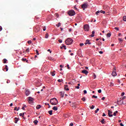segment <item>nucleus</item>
I'll use <instances>...</instances> for the list:
<instances>
[{
	"mask_svg": "<svg viewBox=\"0 0 126 126\" xmlns=\"http://www.w3.org/2000/svg\"><path fill=\"white\" fill-rule=\"evenodd\" d=\"M51 105H58V100L56 98H53L50 99Z\"/></svg>",
	"mask_w": 126,
	"mask_h": 126,
	"instance_id": "nucleus-1",
	"label": "nucleus"
},
{
	"mask_svg": "<svg viewBox=\"0 0 126 126\" xmlns=\"http://www.w3.org/2000/svg\"><path fill=\"white\" fill-rule=\"evenodd\" d=\"M72 42H73V40H72L71 38H68L65 41V43L67 45H71V44H72Z\"/></svg>",
	"mask_w": 126,
	"mask_h": 126,
	"instance_id": "nucleus-2",
	"label": "nucleus"
},
{
	"mask_svg": "<svg viewBox=\"0 0 126 126\" xmlns=\"http://www.w3.org/2000/svg\"><path fill=\"white\" fill-rule=\"evenodd\" d=\"M68 14H69L70 16H73L74 15H75V12L73 11V10H71L68 11Z\"/></svg>",
	"mask_w": 126,
	"mask_h": 126,
	"instance_id": "nucleus-3",
	"label": "nucleus"
},
{
	"mask_svg": "<svg viewBox=\"0 0 126 126\" xmlns=\"http://www.w3.org/2000/svg\"><path fill=\"white\" fill-rule=\"evenodd\" d=\"M89 25L86 24L84 26V30L85 31H89Z\"/></svg>",
	"mask_w": 126,
	"mask_h": 126,
	"instance_id": "nucleus-4",
	"label": "nucleus"
},
{
	"mask_svg": "<svg viewBox=\"0 0 126 126\" xmlns=\"http://www.w3.org/2000/svg\"><path fill=\"white\" fill-rule=\"evenodd\" d=\"M117 70V69L116 67H114L113 69V71L112 73V76H116L117 75V72L116 71Z\"/></svg>",
	"mask_w": 126,
	"mask_h": 126,
	"instance_id": "nucleus-5",
	"label": "nucleus"
},
{
	"mask_svg": "<svg viewBox=\"0 0 126 126\" xmlns=\"http://www.w3.org/2000/svg\"><path fill=\"white\" fill-rule=\"evenodd\" d=\"M88 6V4H87V3H84L82 5V8L84 10V9H85V8H87Z\"/></svg>",
	"mask_w": 126,
	"mask_h": 126,
	"instance_id": "nucleus-6",
	"label": "nucleus"
},
{
	"mask_svg": "<svg viewBox=\"0 0 126 126\" xmlns=\"http://www.w3.org/2000/svg\"><path fill=\"white\" fill-rule=\"evenodd\" d=\"M108 116L110 118H112V117H113V112L112 111H108Z\"/></svg>",
	"mask_w": 126,
	"mask_h": 126,
	"instance_id": "nucleus-7",
	"label": "nucleus"
},
{
	"mask_svg": "<svg viewBox=\"0 0 126 126\" xmlns=\"http://www.w3.org/2000/svg\"><path fill=\"white\" fill-rule=\"evenodd\" d=\"M87 44L88 45H91V43L90 42L89 39L86 40V42L85 43V45H87Z\"/></svg>",
	"mask_w": 126,
	"mask_h": 126,
	"instance_id": "nucleus-8",
	"label": "nucleus"
},
{
	"mask_svg": "<svg viewBox=\"0 0 126 126\" xmlns=\"http://www.w3.org/2000/svg\"><path fill=\"white\" fill-rule=\"evenodd\" d=\"M82 73H84L85 74L87 75V74H88V71L86 70H83L82 71Z\"/></svg>",
	"mask_w": 126,
	"mask_h": 126,
	"instance_id": "nucleus-9",
	"label": "nucleus"
},
{
	"mask_svg": "<svg viewBox=\"0 0 126 126\" xmlns=\"http://www.w3.org/2000/svg\"><path fill=\"white\" fill-rule=\"evenodd\" d=\"M30 94V92L28 90H26V96H29V94Z\"/></svg>",
	"mask_w": 126,
	"mask_h": 126,
	"instance_id": "nucleus-10",
	"label": "nucleus"
},
{
	"mask_svg": "<svg viewBox=\"0 0 126 126\" xmlns=\"http://www.w3.org/2000/svg\"><path fill=\"white\" fill-rule=\"evenodd\" d=\"M33 100H34V99L33 98H32V97H31V96L29 97V101L30 102H33Z\"/></svg>",
	"mask_w": 126,
	"mask_h": 126,
	"instance_id": "nucleus-11",
	"label": "nucleus"
},
{
	"mask_svg": "<svg viewBox=\"0 0 126 126\" xmlns=\"http://www.w3.org/2000/svg\"><path fill=\"white\" fill-rule=\"evenodd\" d=\"M64 89H65V90H66V91H68V90H69V89H68V86H67V85H65V86H64Z\"/></svg>",
	"mask_w": 126,
	"mask_h": 126,
	"instance_id": "nucleus-12",
	"label": "nucleus"
},
{
	"mask_svg": "<svg viewBox=\"0 0 126 126\" xmlns=\"http://www.w3.org/2000/svg\"><path fill=\"white\" fill-rule=\"evenodd\" d=\"M100 123H101V124H106V122H105V119H102L101 120V121H100Z\"/></svg>",
	"mask_w": 126,
	"mask_h": 126,
	"instance_id": "nucleus-13",
	"label": "nucleus"
},
{
	"mask_svg": "<svg viewBox=\"0 0 126 126\" xmlns=\"http://www.w3.org/2000/svg\"><path fill=\"white\" fill-rule=\"evenodd\" d=\"M33 123H34V125L36 126V125H38V123H39V122L38 121V120H36L33 121Z\"/></svg>",
	"mask_w": 126,
	"mask_h": 126,
	"instance_id": "nucleus-14",
	"label": "nucleus"
},
{
	"mask_svg": "<svg viewBox=\"0 0 126 126\" xmlns=\"http://www.w3.org/2000/svg\"><path fill=\"white\" fill-rule=\"evenodd\" d=\"M19 121V118H15V123L17 124V122Z\"/></svg>",
	"mask_w": 126,
	"mask_h": 126,
	"instance_id": "nucleus-15",
	"label": "nucleus"
},
{
	"mask_svg": "<svg viewBox=\"0 0 126 126\" xmlns=\"http://www.w3.org/2000/svg\"><path fill=\"white\" fill-rule=\"evenodd\" d=\"M53 110L54 111H57L58 107L57 106H54L53 108Z\"/></svg>",
	"mask_w": 126,
	"mask_h": 126,
	"instance_id": "nucleus-16",
	"label": "nucleus"
},
{
	"mask_svg": "<svg viewBox=\"0 0 126 126\" xmlns=\"http://www.w3.org/2000/svg\"><path fill=\"white\" fill-rule=\"evenodd\" d=\"M64 48V50H66V47L64 45V44H62V47H61V49Z\"/></svg>",
	"mask_w": 126,
	"mask_h": 126,
	"instance_id": "nucleus-17",
	"label": "nucleus"
},
{
	"mask_svg": "<svg viewBox=\"0 0 126 126\" xmlns=\"http://www.w3.org/2000/svg\"><path fill=\"white\" fill-rule=\"evenodd\" d=\"M41 105H38L37 106H36V109L37 110H39V109H41Z\"/></svg>",
	"mask_w": 126,
	"mask_h": 126,
	"instance_id": "nucleus-18",
	"label": "nucleus"
},
{
	"mask_svg": "<svg viewBox=\"0 0 126 126\" xmlns=\"http://www.w3.org/2000/svg\"><path fill=\"white\" fill-rule=\"evenodd\" d=\"M48 113L49 114V115L52 116V115H53V111H49Z\"/></svg>",
	"mask_w": 126,
	"mask_h": 126,
	"instance_id": "nucleus-19",
	"label": "nucleus"
},
{
	"mask_svg": "<svg viewBox=\"0 0 126 126\" xmlns=\"http://www.w3.org/2000/svg\"><path fill=\"white\" fill-rule=\"evenodd\" d=\"M49 38V34L48 33H46L45 34V38L48 39Z\"/></svg>",
	"mask_w": 126,
	"mask_h": 126,
	"instance_id": "nucleus-20",
	"label": "nucleus"
},
{
	"mask_svg": "<svg viewBox=\"0 0 126 126\" xmlns=\"http://www.w3.org/2000/svg\"><path fill=\"white\" fill-rule=\"evenodd\" d=\"M5 69H6V71H8V66H7V65H6L5 66Z\"/></svg>",
	"mask_w": 126,
	"mask_h": 126,
	"instance_id": "nucleus-21",
	"label": "nucleus"
},
{
	"mask_svg": "<svg viewBox=\"0 0 126 126\" xmlns=\"http://www.w3.org/2000/svg\"><path fill=\"white\" fill-rule=\"evenodd\" d=\"M109 86L110 87H113V86H114V83H113V82H111Z\"/></svg>",
	"mask_w": 126,
	"mask_h": 126,
	"instance_id": "nucleus-22",
	"label": "nucleus"
},
{
	"mask_svg": "<svg viewBox=\"0 0 126 126\" xmlns=\"http://www.w3.org/2000/svg\"><path fill=\"white\" fill-rule=\"evenodd\" d=\"M117 113H118V111H116L114 112L113 116H117Z\"/></svg>",
	"mask_w": 126,
	"mask_h": 126,
	"instance_id": "nucleus-23",
	"label": "nucleus"
},
{
	"mask_svg": "<svg viewBox=\"0 0 126 126\" xmlns=\"http://www.w3.org/2000/svg\"><path fill=\"white\" fill-rule=\"evenodd\" d=\"M111 33H108L107 34H106V36L107 37H111Z\"/></svg>",
	"mask_w": 126,
	"mask_h": 126,
	"instance_id": "nucleus-24",
	"label": "nucleus"
},
{
	"mask_svg": "<svg viewBox=\"0 0 126 126\" xmlns=\"http://www.w3.org/2000/svg\"><path fill=\"white\" fill-rule=\"evenodd\" d=\"M100 13H103V14H105L106 12L105 11L100 10Z\"/></svg>",
	"mask_w": 126,
	"mask_h": 126,
	"instance_id": "nucleus-25",
	"label": "nucleus"
},
{
	"mask_svg": "<svg viewBox=\"0 0 126 126\" xmlns=\"http://www.w3.org/2000/svg\"><path fill=\"white\" fill-rule=\"evenodd\" d=\"M101 12V11H97L96 12L95 14H96V15H98V14H99V13H100Z\"/></svg>",
	"mask_w": 126,
	"mask_h": 126,
	"instance_id": "nucleus-26",
	"label": "nucleus"
},
{
	"mask_svg": "<svg viewBox=\"0 0 126 126\" xmlns=\"http://www.w3.org/2000/svg\"><path fill=\"white\" fill-rule=\"evenodd\" d=\"M35 52L36 53V55H37V56H39V51H38V50H36Z\"/></svg>",
	"mask_w": 126,
	"mask_h": 126,
	"instance_id": "nucleus-27",
	"label": "nucleus"
},
{
	"mask_svg": "<svg viewBox=\"0 0 126 126\" xmlns=\"http://www.w3.org/2000/svg\"><path fill=\"white\" fill-rule=\"evenodd\" d=\"M51 74L52 76H55V75H56V74H55L54 73H53V72H51Z\"/></svg>",
	"mask_w": 126,
	"mask_h": 126,
	"instance_id": "nucleus-28",
	"label": "nucleus"
},
{
	"mask_svg": "<svg viewBox=\"0 0 126 126\" xmlns=\"http://www.w3.org/2000/svg\"><path fill=\"white\" fill-rule=\"evenodd\" d=\"M19 116H20V117H24V113H20V114H19Z\"/></svg>",
	"mask_w": 126,
	"mask_h": 126,
	"instance_id": "nucleus-29",
	"label": "nucleus"
},
{
	"mask_svg": "<svg viewBox=\"0 0 126 126\" xmlns=\"http://www.w3.org/2000/svg\"><path fill=\"white\" fill-rule=\"evenodd\" d=\"M123 20L124 21H126V16L123 17Z\"/></svg>",
	"mask_w": 126,
	"mask_h": 126,
	"instance_id": "nucleus-30",
	"label": "nucleus"
},
{
	"mask_svg": "<svg viewBox=\"0 0 126 126\" xmlns=\"http://www.w3.org/2000/svg\"><path fill=\"white\" fill-rule=\"evenodd\" d=\"M82 101H83L84 102H85V101H86V99L85 98V97H83L82 98Z\"/></svg>",
	"mask_w": 126,
	"mask_h": 126,
	"instance_id": "nucleus-31",
	"label": "nucleus"
},
{
	"mask_svg": "<svg viewBox=\"0 0 126 126\" xmlns=\"http://www.w3.org/2000/svg\"><path fill=\"white\" fill-rule=\"evenodd\" d=\"M61 23H59L58 24L56 25V26H57V27H60V26H61Z\"/></svg>",
	"mask_w": 126,
	"mask_h": 126,
	"instance_id": "nucleus-32",
	"label": "nucleus"
},
{
	"mask_svg": "<svg viewBox=\"0 0 126 126\" xmlns=\"http://www.w3.org/2000/svg\"><path fill=\"white\" fill-rule=\"evenodd\" d=\"M114 29H115V30H117V31H119V30H120V29H119V28L118 27H115Z\"/></svg>",
	"mask_w": 126,
	"mask_h": 126,
	"instance_id": "nucleus-33",
	"label": "nucleus"
},
{
	"mask_svg": "<svg viewBox=\"0 0 126 126\" xmlns=\"http://www.w3.org/2000/svg\"><path fill=\"white\" fill-rule=\"evenodd\" d=\"M28 43L29 44H30H30H32V41L31 40H29V41H28Z\"/></svg>",
	"mask_w": 126,
	"mask_h": 126,
	"instance_id": "nucleus-34",
	"label": "nucleus"
},
{
	"mask_svg": "<svg viewBox=\"0 0 126 126\" xmlns=\"http://www.w3.org/2000/svg\"><path fill=\"white\" fill-rule=\"evenodd\" d=\"M98 97L96 95H93L92 98H95V99H97Z\"/></svg>",
	"mask_w": 126,
	"mask_h": 126,
	"instance_id": "nucleus-35",
	"label": "nucleus"
},
{
	"mask_svg": "<svg viewBox=\"0 0 126 126\" xmlns=\"http://www.w3.org/2000/svg\"><path fill=\"white\" fill-rule=\"evenodd\" d=\"M95 108V106L94 105H92V107H91V110H93Z\"/></svg>",
	"mask_w": 126,
	"mask_h": 126,
	"instance_id": "nucleus-36",
	"label": "nucleus"
},
{
	"mask_svg": "<svg viewBox=\"0 0 126 126\" xmlns=\"http://www.w3.org/2000/svg\"><path fill=\"white\" fill-rule=\"evenodd\" d=\"M58 41L59 42V43H63V40L62 39H59Z\"/></svg>",
	"mask_w": 126,
	"mask_h": 126,
	"instance_id": "nucleus-37",
	"label": "nucleus"
},
{
	"mask_svg": "<svg viewBox=\"0 0 126 126\" xmlns=\"http://www.w3.org/2000/svg\"><path fill=\"white\" fill-rule=\"evenodd\" d=\"M118 40L120 41V42H123V39L122 38H119Z\"/></svg>",
	"mask_w": 126,
	"mask_h": 126,
	"instance_id": "nucleus-38",
	"label": "nucleus"
},
{
	"mask_svg": "<svg viewBox=\"0 0 126 126\" xmlns=\"http://www.w3.org/2000/svg\"><path fill=\"white\" fill-rule=\"evenodd\" d=\"M45 105H48V108H50L51 107V106H50V104L49 103H45Z\"/></svg>",
	"mask_w": 126,
	"mask_h": 126,
	"instance_id": "nucleus-39",
	"label": "nucleus"
},
{
	"mask_svg": "<svg viewBox=\"0 0 126 126\" xmlns=\"http://www.w3.org/2000/svg\"><path fill=\"white\" fill-rule=\"evenodd\" d=\"M93 76H94V79H95V78H96V75L95 74H94L93 75Z\"/></svg>",
	"mask_w": 126,
	"mask_h": 126,
	"instance_id": "nucleus-40",
	"label": "nucleus"
},
{
	"mask_svg": "<svg viewBox=\"0 0 126 126\" xmlns=\"http://www.w3.org/2000/svg\"><path fill=\"white\" fill-rule=\"evenodd\" d=\"M87 93V91L84 90V94H86Z\"/></svg>",
	"mask_w": 126,
	"mask_h": 126,
	"instance_id": "nucleus-41",
	"label": "nucleus"
},
{
	"mask_svg": "<svg viewBox=\"0 0 126 126\" xmlns=\"http://www.w3.org/2000/svg\"><path fill=\"white\" fill-rule=\"evenodd\" d=\"M125 99H126V96H124L123 97L122 100H125Z\"/></svg>",
	"mask_w": 126,
	"mask_h": 126,
	"instance_id": "nucleus-42",
	"label": "nucleus"
},
{
	"mask_svg": "<svg viewBox=\"0 0 126 126\" xmlns=\"http://www.w3.org/2000/svg\"><path fill=\"white\" fill-rule=\"evenodd\" d=\"M84 43H80V46H81V47H82V46H84Z\"/></svg>",
	"mask_w": 126,
	"mask_h": 126,
	"instance_id": "nucleus-43",
	"label": "nucleus"
},
{
	"mask_svg": "<svg viewBox=\"0 0 126 126\" xmlns=\"http://www.w3.org/2000/svg\"><path fill=\"white\" fill-rule=\"evenodd\" d=\"M101 92H102V90H98V93H101Z\"/></svg>",
	"mask_w": 126,
	"mask_h": 126,
	"instance_id": "nucleus-44",
	"label": "nucleus"
},
{
	"mask_svg": "<svg viewBox=\"0 0 126 126\" xmlns=\"http://www.w3.org/2000/svg\"><path fill=\"white\" fill-rule=\"evenodd\" d=\"M7 62V60L6 59H4V63H5Z\"/></svg>",
	"mask_w": 126,
	"mask_h": 126,
	"instance_id": "nucleus-45",
	"label": "nucleus"
},
{
	"mask_svg": "<svg viewBox=\"0 0 126 126\" xmlns=\"http://www.w3.org/2000/svg\"><path fill=\"white\" fill-rule=\"evenodd\" d=\"M73 126V123H71L70 124H69V126Z\"/></svg>",
	"mask_w": 126,
	"mask_h": 126,
	"instance_id": "nucleus-46",
	"label": "nucleus"
},
{
	"mask_svg": "<svg viewBox=\"0 0 126 126\" xmlns=\"http://www.w3.org/2000/svg\"><path fill=\"white\" fill-rule=\"evenodd\" d=\"M125 95V92H123L121 94V96H124Z\"/></svg>",
	"mask_w": 126,
	"mask_h": 126,
	"instance_id": "nucleus-47",
	"label": "nucleus"
},
{
	"mask_svg": "<svg viewBox=\"0 0 126 126\" xmlns=\"http://www.w3.org/2000/svg\"><path fill=\"white\" fill-rule=\"evenodd\" d=\"M26 52H27V53H29V48L27 49Z\"/></svg>",
	"mask_w": 126,
	"mask_h": 126,
	"instance_id": "nucleus-48",
	"label": "nucleus"
},
{
	"mask_svg": "<svg viewBox=\"0 0 126 126\" xmlns=\"http://www.w3.org/2000/svg\"><path fill=\"white\" fill-rule=\"evenodd\" d=\"M14 111H17V107H15L14 109Z\"/></svg>",
	"mask_w": 126,
	"mask_h": 126,
	"instance_id": "nucleus-49",
	"label": "nucleus"
},
{
	"mask_svg": "<svg viewBox=\"0 0 126 126\" xmlns=\"http://www.w3.org/2000/svg\"><path fill=\"white\" fill-rule=\"evenodd\" d=\"M62 81H63V80L59 79V80H58V82H62Z\"/></svg>",
	"mask_w": 126,
	"mask_h": 126,
	"instance_id": "nucleus-50",
	"label": "nucleus"
},
{
	"mask_svg": "<svg viewBox=\"0 0 126 126\" xmlns=\"http://www.w3.org/2000/svg\"><path fill=\"white\" fill-rule=\"evenodd\" d=\"M63 96H64V95L63 94H61V96L63 98Z\"/></svg>",
	"mask_w": 126,
	"mask_h": 126,
	"instance_id": "nucleus-51",
	"label": "nucleus"
},
{
	"mask_svg": "<svg viewBox=\"0 0 126 126\" xmlns=\"http://www.w3.org/2000/svg\"><path fill=\"white\" fill-rule=\"evenodd\" d=\"M102 117H106V114L105 113H103Z\"/></svg>",
	"mask_w": 126,
	"mask_h": 126,
	"instance_id": "nucleus-52",
	"label": "nucleus"
},
{
	"mask_svg": "<svg viewBox=\"0 0 126 126\" xmlns=\"http://www.w3.org/2000/svg\"><path fill=\"white\" fill-rule=\"evenodd\" d=\"M43 30V31H46V27H44Z\"/></svg>",
	"mask_w": 126,
	"mask_h": 126,
	"instance_id": "nucleus-53",
	"label": "nucleus"
},
{
	"mask_svg": "<svg viewBox=\"0 0 126 126\" xmlns=\"http://www.w3.org/2000/svg\"><path fill=\"white\" fill-rule=\"evenodd\" d=\"M22 109H23V110H26V109H25V107H24V106H23L22 107Z\"/></svg>",
	"mask_w": 126,
	"mask_h": 126,
	"instance_id": "nucleus-54",
	"label": "nucleus"
},
{
	"mask_svg": "<svg viewBox=\"0 0 126 126\" xmlns=\"http://www.w3.org/2000/svg\"><path fill=\"white\" fill-rule=\"evenodd\" d=\"M13 103H11L10 104V106L12 107V106H13Z\"/></svg>",
	"mask_w": 126,
	"mask_h": 126,
	"instance_id": "nucleus-55",
	"label": "nucleus"
},
{
	"mask_svg": "<svg viewBox=\"0 0 126 126\" xmlns=\"http://www.w3.org/2000/svg\"><path fill=\"white\" fill-rule=\"evenodd\" d=\"M99 53L102 55V54H103V51H99Z\"/></svg>",
	"mask_w": 126,
	"mask_h": 126,
	"instance_id": "nucleus-56",
	"label": "nucleus"
},
{
	"mask_svg": "<svg viewBox=\"0 0 126 126\" xmlns=\"http://www.w3.org/2000/svg\"><path fill=\"white\" fill-rule=\"evenodd\" d=\"M101 100H105V97H102Z\"/></svg>",
	"mask_w": 126,
	"mask_h": 126,
	"instance_id": "nucleus-57",
	"label": "nucleus"
},
{
	"mask_svg": "<svg viewBox=\"0 0 126 126\" xmlns=\"http://www.w3.org/2000/svg\"><path fill=\"white\" fill-rule=\"evenodd\" d=\"M91 36V37H94V34L92 33Z\"/></svg>",
	"mask_w": 126,
	"mask_h": 126,
	"instance_id": "nucleus-58",
	"label": "nucleus"
},
{
	"mask_svg": "<svg viewBox=\"0 0 126 126\" xmlns=\"http://www.w3.org/2000/svg\"><path fill=\"white\" fill-rule=\"evenodd\" d=\"M2 30V28L1 27H0V31H1Z\"/></svg>",
	"mask_w": 126,
	"mask_h": 126,
	"instance_id": "nucleus-59",
	"label": "nucleus"
},
{
	"mask_svg": "<svg viewBox=\"0 0 126 126\" xmlns=\"http://www.w3.org/2000/svg\"><path fill=\"white\" fill-rule=\"evenodd\" d=\"M67 67H68V69H69V65L67 64Z\"/></svg>",
	"mask_w": 126,
	"mask_h": 126,
	"instance_id": "nucleus-60",
	"label": "nucleus"
},
{
	"mask_svg": "<svg viewBox=\"0 0 126 126\" xmlns=\"http://www.w3.org/2000/svg\"><path fill=\"white\" fill-rule=\"evenodd\" d=\"M120 126H124V124H123V123H121V124H120Z\"/></svg>",
	"mask_w": 126,
	"mask_h": 126,
	"instance_id": "nucleus-61",
	"label": "nucleus"
},
{
	"mask_svg": "<svg viewBox=\"0 0 126 126\" xmlns=\"http://www.w3.org/2000/svg\"><path fill=\"white\" fill-rule=\"evenodd\" d=\"M118 105H121V103H120V101H118Z\"/></svg>",
	"mask_w": 126,
	"mask_h": 126,
	"instance_id": "nucleus-62",
	"label": "nucleus"
},
{
	"mask_svg": "<svg viewBox=\"0 0 126 126\" xmlns=\"http://www.w3.org/2000/svg\"><path fill=\"white\" fill-rule=\"evenodd\" d=\"M119 36H121L122 35V33H119L118 34Z\"/></svg>",
	"mask_w": 126,
	"mask_h": 126,
	"instance_id": "nucleus-63",
	"label": "nucleus"
},
{
	"mask_svg": "<svg viewBox=\"0 0 126 126\" xmlns=\"http://www.w3.org/2000/svg\"><path fill=\"white\" fill-rule=\"evenodd\" d=\"M77 89H79L80 87L79 86L76 87Z\"/></svg>",
	"mask_w": 126,
	"mask_h": 126,
	"instance_id": "nucleus-64",
	"label": "nucleus"
}]
</instances>
